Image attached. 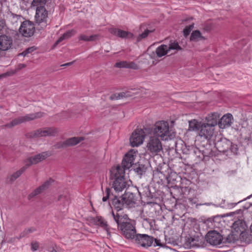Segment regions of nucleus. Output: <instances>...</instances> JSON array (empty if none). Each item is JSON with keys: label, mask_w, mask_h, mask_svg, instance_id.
<instances>
[{"label": "nucleus", "mask_w": 252, "mask_h": 252, "mask_svg": "<svg viewBox=\"0 0 252 252\" xmlns=\"http://www.w3.org/2000/svg\"><path fill=\"white\" fill-rule=\"evenodd\" d=\"M114 220L116 223L117 227L120 228L124 236L127 239L133 240L136 234L135 226L130 222L126 214L120 215L112 212Z\"/></svg>", "instance_id": "obj_1"}, {"label": "nucleus", "mask_w": 252, "mask_h": 252, "mask_svg": "<svg viewBox=\"0 0 252 252\" xmlns=\"http://www.w3.org/2000/svg\"><path fill=\"white\" fill-rule=\"evenodd\" d=\"M110 173L112 188L116 192H121L126 188L127 182L125 178V171L122 167L118 165L112 167Z\"/></svg>", "instance_id": "obj_2"}, {"label": "nucleus", "mask_w": 252, "mask_h": 252, "mask_svg": "<svg viewBox=\"0 0 252 252\" xmlns=\"http://www.w3.org/2000/svg\"><path fill=\"white\" fill-rule=\"evenodd\" d=\"M150 134L156 135L161 140H167L170 136L168 123L165 121L157 122L151 128Z\"/></svg>", "instance_id": "obj_3"}, {"label": "nucleus", "mask_w": 252, "mask_h": 252, "mask_svg": "<svg viewBox=\"0 0 252 252\" xmlns=\"http://www.w3.org/2000/svg\"><path fill=\"white\" fill-rule=\"evenodd\" d=\"M146 148L147 152L152 155H157L162 151V144L160 139L156 135L149 134L147 141Z\"/></svg>", "instance_id": "obj_4"}, {"label": "nucleus", "mask_w": 252, "mask_h": 252, "mask_svg": "<svg viewBox=\"0 0 252 252\" xmlns=\"http://www.w3.org/2000/svg\"><path fill=\"white\" fill-rule=\"evenodd\" d=\"M43 115L42 112H37L35 113H32L29 114H26L25 116H20L17 118L13 120L10 123L5 125V127H12L14 126L21 124L23 123L29 122L32 120H34L36 119L40 118Z\"/></svg>", "instance_id": "obj_5"}, {"label": "nucleus", "mask_w": 252, "mask_h": 252, "mask_svg": "<svg viewBox=\"0 0 252 252\" xmlns=\"http://www.w3.org/2000/svg\"><path fill=\"white\" fill-rule=\"evenodd\" d=\"M58 132L57 128L53 127H46L37 129L30 133L32 138H39L46 136H54Z\"/></svg>", "instance_id": "obj_6"}, {"label": "nucleus", "mask_w": 252, "mask_h": 252, "mask_svg": "<svg viewBox=\"0 0 252 252\" xmlns=\"http://www.w3.org/2000/svg\"><path fill=\"white\" fill-rule=\"evenodd\" d=\"M36 23L40 26L41 29H43L48 25V13L46 8L36 9L35 14Z\"/></svg>", "instance_id": "obj_7"}, {"label": "nucleus", "mask_w": 252, "mask_h": 252, "mask_svg": "<svg viewBox=\"0 0 252 252\" xmlns=\"http://www.w3.org/2000/svg\"><path fill=\"white\" fill-rule=\"evenodd\" d=\"M145 133L142 129H136L132 133L129 141L132 147H138L144 141Z\"/></svg>", "instance_id": "obj_8"}, {"label": "nucleus", "mask_w": 252, "mask_h": 252, "mask_svg": "<svg viewBox=\"0 0 252 252\" xmlns=\"http://www.w3.org/2000/svg\"><path fill=\"white\" fill-rule=\"evenodd\" d=\"M35 28L33 23L30 21L26 20L22 23L19 28V32L26 37H31L34 32Z\"/></svg>", "instance_id": "obj_9"}, {"label": "nucleus", "mask_w": 252, "mask_h": 252, "mask_svg": "<svg viewBox=\"0 0 252 252\" xmlns=\"http://www.w3.org/2000/svg\"><path fill=\"white\" fill-rule=\"evenodd\" d=\"M207 242L211 245L217 246L222 243L223 237L222 235L217 231H210L206 236Z\"/></svg>", "instance_id": "obj_10"}, {"label": "nucleus", "mask_w": 252, "mask_h": 252, "mask_svg": "<svg viewBox=\"0 0 252 252\" xmlns=\"http://www.w3.org/2000/svg\"><path fill=\"white\" fill-rule=\"evenodd\" d=\"M153 237L146 234H137L133 241L140 246L148 248L150 247L153 243Z\"/></svg>", "instance_id": "obj_11"}, {"label": "nucleus", "mask_w": 252, "mask_h": 252, "mask_svg": "<svg viewBox=\"0 0 252 252\" xmlns=\"http://www.w3.org/2000/svg\"><path fill=\"white\" fill-rule=\"evenodd\" d=\"M215 145L218 150L220 152L225 153L227 152L231 145V142L225 138L221 136L217 138L215 140Z\"/></svg>", "instance_id": "obj_12"}, {"label": "nucleus", "mask_w": 252, "mask_h": 252, "mask_svg": "<svg viewBox=\"0 0 252 252\" xmlns=\"http://www.w3.org/2000/svg\"><path fill=\"white\" fill-rule=\"evenodd\" d=\"M136 157V153L133 150L129 151L125 155L122 162V167L124 170L126 169H129L131 167L132 165L134 164V161Z\"/></svg>", "instance_id": "obj_13"}, {"label": "nucleus", "mask_w": 252, "mask_h": 252, "mask_svg": "<svg viewBox=\"0 0 252 252\" xmlns=\"http://www.w3.org/2000/svg\"><path fill=\"white\" fill-rule=\"evenodd\" d=\"M50 156V154L48 152H42L34 156L28 158L25 160V166H27V168L32 164H36Z\"/></svg>", "instance_id": "obj_14"}, {"label": "nucleus", "mask_w": 252, "mask_h": 252, "mask_svg": "<svg viewBox=\"0 0 252 252\" xmlns=\"http://www.w3.org/2000/svg\"><path fill=\"white\" fill-rule=\"evenodd\" d=\"M13 39L11 36L4 34L0 35V51H6L11 48Z\"/></svg>", "instance_id": "obj_15"}, {"label": "nucleus", "mask_w": 252, "mask_h": 252, "mask_svg": "<svg viewBox=\"0 0 252 252\" xmlns=\"http://www.w3.org/2000/svg\"><path fill=\"white\" fill-rule=\"evenodd\" d=\"M214 130V127L203 123L201 124L199 135L205 139H209L213 135Z\"/></svg>", "instance_id": "obj_16"}, {"label": "nucleus", "mask_w": 252, "mask_h": 252, "mask_svg": "<svg viewBox=\"0 0 252 252\" xmlns=\"http://www.w3.org/2000/svg\"><path fill=\"white\" fill-rule=\"evenodd\" d=\"M123 196L126 207L131 208L134 206L137 197L134 193L126 192Z\"/></svg>", "instance_id": "obj_17"}, {"label": "nucleus", "mask_w": 252, "mask_h": 252, "mask_svg": "<svg viewBox=\"0 0 252 252\" xmlns=\"http://www.w3.org/2000/svg\"><path fill=\"white\" fill-rule=\"evenodd\" d=\"M53 182V180L51 179H49V180H47L41 186H39L38 188H36L29 195L28 197L29 198H31L43 192L44 190L49 188Z\"/></svg>", "instance_id": "obj_18"}, {"label": "nucleus", "mask_w": 252, "mask_h": 252, "mask_svg": "<svg viewBox=\"0 0 252 252\" xmlns=\"http://www.w3.org/2000/svg\"><path fill=\"white\" fill-rule=\"evenodd\" d=\"M233 231L235 233H238L240 236V234H242L248 228L246 222L242 220H238L235 221L232 225Z\"/></svg>", "instance_id": "obj_19"}, {"label": "nucleus", "mask_w": 252, "mask_h": 252, "mask_svg": "<svg viewBox=\"0 0 252 252\" xmlns=\"http://www.w3.org/2000/svg\"><path fill=\"white\" fill-rule=\"evenodd\" d=\"M233 118L231 114L228 113L223 115L218 122V125L220 128H225L229 127L233 122Z\"/></svg>", "instance_id": "obj_20"}, {"label": "nucleus", "mask_w": 252, "mask_h": 252, "mask_svg": "<svg viewBox=\"0 0 252 252\" xmlns=\"http://www.w3.org/2000/svg\"><path fill=\"white\" fill-rule=\"evenodd\" d=\"M110 32L117 36L123 38H131L133 37V34L131 32L116 28L111 29L110 30Z\"/></svg>", "instance_id": "obj_21"}, {"label": "nucleus", "mask_w": 252, "mask_h": 252, "mask_svg": "<svg viewBox=\"0 0 252 252\" xmlns=\"http://www.w3.org/2000/svg\"><path fill=\"white\" fill-rule=\"evenodd\" d=\"M219 118L220 115L218 113L214 112L210 114L206 117V120L207 122L206 124L215 127L218 124Z\"/></svg>", "instance_id": "obj_22"}, {"label": "nucleus", "mask_w": 252, "mask_h": 252, "mask_svg": "<svg viewBox=\"0 0 252 252\" xmlns=\"http://www.w3.org/2000/svg\"><path fill=\"white\" fill-rule=\"evenodd\" d=\"M114 66L118 68H127L137 69L138 68V65L133 62L121 61L116 63Z\"/></svg>", "instance_id": "obj_23"}, {"label": "nucleus", "mask_w": 252, "mask_h": 252, "mask_svg": "<svg viewBox=\"0 0 252 252\" xmlns=\"http://www.w3.org/2000/svg\"><path fill=\"white\" fill-rule=\"evenodd\" d=\"M112 204L117 211L121 210L123 207L125 206L123 196L120 197L115 196L112 199Z\"/></svg>", "instance_id": "obj_24"}, {"label": "nucleus", "mask_w": 252, "mask_h": 252, "mask_svg": "<svg viewBox=\"0 0 252 252\" xmlns=\"http://www.w3.org/2000/svg\"><path fill=\"white\" fill-rule=\"evenodd\" d=\"M92 220L94 224L101 226L109 233V228L107 222L102 217L97 216L93 218Z\"/></svg>", "instance_id": "obj_25"}, {"label": "nucleus", "mask_w": 252, "mask_h": 252, "mask_svg": "<svg viewBox=\"0 0 252 252\" xmlns=\"http://www.w3.org/2000/svg\"><path fill=\"white\" fill-rule=\"evenodd\" d=\"M27 169V166H25V165L20 168L18 171L14 172L12 175L9 176L7 178V182L9 183H13L14 181H15L18 177H19L21 174L25 171V170Z\"/></svg>", "instance_id": "obj_26"}, {"label": "nucleus", "mask_w": 252, "mask_h": 252, "mask_svg": "<svg viewBox=\"0 0 252 252\" xmlns=\"http://www.w3.org/2000/svg\"><path fill=\"white\" fill-rule=\"evenodd\" d=\"M185 244L188 248H199L201 246L200 243L199 242V241L197 239L191 237H188L187 239H186Z\"/></svg>", "instance_id": "obj_27"}, {"label": "nucleus", "mask_w": 252, "mask_h": 252, "mask_svg": "<svg viewBox=\"0 0 252 252\" xmlns=\"http://www.w3.org/2000/svg\"><path fill=\"white\" fill-rule=\"evenodd\" d=\"M83 140L84 138L82 137H73L68 138L65 141L67 147L76 145Z\"/></svg>", "instance_id": "obj_28"}, {"label": "nucleus", "mask_w": 252, "mask_h": 252, "mask_svg": "<svg viewBox=\"0 0 252 252\" xmlns=\"http://www.w3.org/2000/svg\"><path fill=\"white\" fill-rule=\"evenodd\" d=\"M168 52L167 45L162 44L158 47L156 50V53L158 57H161L166 55Z\"/></svg>", "instance_id": "obj_29"}, {"label": "nucleus", "mask_w": 252, "mask_h": 252, "mask_svg": "<svg viewBox=\"0 0 252 252\" xmlns=\"http://www.w3.org/2000/svg\"><path fill=\"white\" fill-rule=\"evenodd\" d=\"M201 123L193 119L189 121V130L190 131H198L200 130Z\"/></svg>", "instance_id": "obj_30"}, {"label": "nucleus", "mask_w": 252, "mask_h": 252, "mask_svg": "<svg viewBox=\"0 0 252 252\" xmlns=\"http://www.w3.org/2000/svg\"><path fill=\"white\" fill-rule=\"evenodd\" d=\"M76 33V32L74 30H71L67 31L64 33L56 41V44H57L59 42L62 41L63 40L68 39Z\"/></svg>", "instance_id": "obj_31"}, {"label": "nucleus", "mask_w": 252, "mask_h": 252, "mask_svg": "<svg viewBox=\"0 0 252 252\" xmlns=\"http://www.w3.org/2000/svg\"><path fill=\"white\" fill-rule=\"evenodd\" d=\"M240 236L238 233H235L234 231L232 230L226 238V242L228 243H234L239 239Z\"/></svg>", "instance_id": "obj_32"}, {"label": "nucleus", "mask_w": 252, "mask_h": 252, "mask_svg": "<svg viewBox=\"0 0 252 252\" xmlns=\"http://www.w3.org/2000/svg\"><path fill=\"white\" fill-rule=\"evenodd\" d=\"M46 0H33L32 2V5L36 7V9L45 8V5L46 3Z\"/></svg>", "instance_id": "obj_33"}, {"label": "nucleus", "mask_w": 252, "mask_h": 252, "mask_svg": "<svg viewBox=\"0 0 252 252\" xmlns=\"http://www.w3.org/2000/svg\"><path fill=\"white\" fill-rule=\"evenodd\" d=\"M203 37L199 31H193L190 36V40L191 41H197Z\"/></svg>", "instance_id": "obj_34"}, {"label": "nucleus", "mask_w": 252, "mask_h": 252, "mask_svg": "<svg viewBox=\"0 0 252 252\" xmlns=\"http://www.w3.org/2000/svg\"><path fill=\"white\" fill-rule=\"evenodd\" d=\"M168 52L171 50H175V52L182 50V48L179 45L178 42L174 41L171 42L168 45H167Z\"/></svg>", "instance_id": "obj_35"}, {"label": "nucleus", "mask_w": 252, "mask_h": 252, "mask_svg": "<svg viewBox=\"0 0 252 252\" xmlns=\"http://www.w3.org/2000/svg\"><path fill=\"white\" fill-rule=\"evenodd\" d=\"M97 37V35H92L88 36L86 35L81 34L78 37L79 40H83L84 41H94Z\"/></svg>", "instance_id": "obj_36"}, {"label": "nucleus", "mask_w": 252, "mask_h": 252, "mask_svg": "<svg viewBox=\"0 0 252 252\" xmlns=\"http://www.w3.org/2000/svg\"><path fill=\"white\" fill-rule=\"evenodd\" d=\"M128 96L127 93L126 92H121L118 94H116L112 95L110 96L111 100L113 99H119L123 97H126Z\"/></svg>", "instance_id": "obj_37"}, {"label": "nucleus", "mask_w": 252, "mask_h": 252, "mask_svg": "<svg viewBox=\"0 0 252 252\" xmlns=\"http://www.w3.org/2000/svg\"><path fill=\"white\" fill-rule=\"evenodd\" d=\"M215 218H209L204 221V223L206 225L210 228H214V227L217 226L216 224V221L215 220Z\"/></svg>", "instance_id": "obj_38"}, {"label": "nucleus", "mask_w": 252, "mask_h": 252, "mask_svg": "<svg viewBox=\"0 0 252 252\" xmlns=\"http://www.w3.org/2000/svg\"><path fill=\"white\" fill-rule=\"evenodd\" d=\"M194 27V23H192L189 26H186L183 30L184 35L187 36L189 35L190 31L192 30Z\"/></svg>", "instance_id": "obj_39"}, {"label": "nucleus", "mask_w": 252, "mask_h": 252, "mask_svg": "<svg viewBox=\"0 0 252 252\" xmlns=\"http://www.w3.org/2000/svg\"><path fill=\"white\" fill-rule=\"evenodd\" d=\"M239 239H242L244 241L250 240V235L249 234V233L247 231V229H246L245 231L243 232L242 234H240Z\"/></svg>", "instance_id": "obj_40"}, {"label": "nucleus", "mask_w": 252, "mask_h": 252, "mask_svg": "<svg viewBox=\"0 0 252 252\" xmlns=\"http://www.w3.org/2000/svg\"><path fill=\"white\" fill-rule=\"evenodd\" d=\"M151 32L149 30L145 31L142 33L139 34L137 38V41L139 42L141 39L146 38Z\"/></svg>", "instance_id": "obj_41"}, {"label": "nucleus", "mask_w": 252, "mask_h": 252, "mask_svg": "<svg viewBox=\"0 0 252 252\" xmlns=\"http://www.w3.org/2000/svg\"><path fill=\"white\" fill-rule=\"evenodd\" d=\"M21 16L17 14L11 13L9 16V19L13 23H16L21 18Z\"/></svg>", "instance_id": "obj_42"}, {"label": "nucleus", "mask_w": 252, "mask_h": 252, "mask_svg": "<svg viewBox=\"0 0 252 252\" xmlns=\"http://www.w3.org/2000/svg\"><path fill=\"white\" fill-rule=\"evenodd\" d=\"M54 147L55 149H61V148H66L67 146L66 145L65 141L63 142H60L54 145Z\"/></svg>", "instance_id": "obj_43"}, {"label": "nucleus", "mask_w": 252, "mask_h": 252, "mask_svg": "<svg viewBox=\"0 0 252 252\" xmlns=\"http://www.w3.org/2000/svg\"><path fill=\"white\" fill-rule=\"evenodd\" d=\"M35 50L34 47H31L27 48L25 50H24L22 53L21 55L23 56H27L28 54L31 53L34 51Z\"/></svg>", "instance_id": "obj_44"}, {"label": "nucleus", "mask_w": 252, "mask_h": 252, "mask_svg": "<svg viewBox=\"0 0 252 252\" xmlns=\"http://www.w3.org/2000/svg\"><path fill=\"white\" fill-rule=\"evenodd\" d=\"M202 28L205 31H210L212 28V25L210 22L205 23L202 25Z\"/></svg>", "instance_id": "obj_45"}, {"label": "nucleus", "mask_w": 252, "mask_h": 252, "mask_svg": "<svg viewBox=\"0 0 252 252\" xmlns=\"http://www.w3.org/2000/svg\"><path fill=\"white\" fill-rule=\"evenodd\" d=\"M231 152L233 153V154H236L238 152V147L237 145L235 144H233L231 143V145L230 146L229 149Z\"/></svg>", "instance_id": "obj_46"}, {"label": "nucleus", "mask_w": 252, "mask_h": 252, "mask_svg": "<svg viewBox=\"0 0 252 252\" xmlns=\"http://www.w3.org/2000/svg\"><path fill=\"white\" fill-rule=\"evenodd\" d=\"M35 230V228H31L28 229H26L23 233L21 234L22 237L25 236L26 235L30 233L33 232Z\"/></svg>", "instance_id": "obj_47"}, {"label": "nucleus", "mask_w": 252, "mask_h": 252, "mask_svg": "<svg viewBox=\"0 0 252 252\" xmlns=\"http://www.w3.org/2000/svg\"><path fill=\"white\" fill-rule=\"evenodd\" d=\"M105 192L106 194V196L102 198V201L104 202L106 201L108 199L110 193V189L108 188H106Z\"/></svg>", "instance_id": "obj_48"}, {"label": "nucleus", "mask_w": 252, "mask_h": 252, "mask_svg": "<svg viewBox=\"0 0 252 252\" xmlns=\"http://www.w3.org/2000/svg\"><path fill=\"white\" fill-rule=\"evenodd\" d=\"M134 170L136 173L140 175H142L143 172V167L140 166L134 168Z\"/></svg>", "instance_id": "obj_49"}, {"label": "nucleus", "mask_w": 252, "mask_h": 252, "mask_svg": "<svg viewBox=\"0 0 252 252\" xmlns=\"http://www.w3.org/2000/svg\"><path fill=\"white\" fill-rule=\"evenodd\" d=\"M6 27V23L4 20H0V32Z\"/></svg>", "instance_id": "obj_50"}, {"label": "nucleus", "mask_w": 252, "mask_h": 252, "mask_svg": "<svg viewBox=\"0 0 252 252\" xmlns=\"http://www.w3.org/2000/svg\"><path fill=\"white\" fill-rule=\"evenodd\" d=\"M38 244L37 243H34L32 244V250L35 251L37 250L38 248Z\"/></svg>", "instance_id": "obj_51"}, {"label": "nucleus", "mask_w": 252, "mask_h": 252, "mask_svg": "<svg viewBox=\"0 0 252 252\" xmlns=\"http://www.w3.org/2000/svg\"><path fill=\"white\" fill-rule=\"evenodd\" d=\"M26 66V65L24 63H20L18 65L17 69L19 70L22 69V68L25 67Z\"/></svg>", "instance_id": "obj_52"}, {"label": "nucleus", "mask_w": 252, "mask_h": 252, "mask_svg": "<svg viewBox=\"0 0 252 252\" xmlns=\"http://www.w3.org/2000/svg\"><path fill=\"white\" fill-rule=\"evenodd\" d=\"M189 202L191 204H195L196 203L195 199L193 198H191V197H189L188 198Z\"/></svg>", "instance_id": "obj_53"}, {"label": "nucleus", "mask_w": 252, "mask_h": 252, "mask_svg": "<svg viewBox=\"0 0 252 252\" xmlns=\"http://www.w3.org/2000/svg\"><path fill=\"white\" fill-rule=\"evenodd\" d=\"M161 245L160 243V241L159 240L155 239V244L154 246H160Z\"/></svg>", "instance_id": "obj_54"}, {"label": "nucleus", "mask_w": 252, "mask_h": 252, "mask_svg": "<svg viewBox=\"0 0 252 252\" xmlns=\"http://www.w3.org/2000/svg\"><path fill=\"white\" fill-rule=\"evenodd\" d=\"M74 62V61H73L71 62H69V63H67L62 64L61 66H67L71 65Z\"/></svg>", "instance_id": "obj_55"}, {"label": "nucleus", "mask_w": 252, "mask_h": 252, "mask_svg": "<svg viewBox=\"0 0 252 252\" xmlns=\"http://www.w3.org/2000/svg\"><path fill=\"white\" fill-rule=\"evenodd\" d=\"M65 196L61 194L58 196V200L59 201H61L63 198H65Z\"/></svg>", "instance_id": "obj_56"}, {"label": "nucleus", "mask_w": 252, "mask_h": 252, "mask_svg": "<svg viewBox=\"0 0 252 252\" xmlns=\"http://www.w3.org/2000/svg\"><path fill=\"white\" fill-rule=\"evenodd\" d=\"M213 204L212 203H205L204 204H200V205H206V206H210L212 205Z\"/></svg>", "instance_id": "obj_57"}, {"label": "nucleus", "mask_w": 252, "mask_h": 252, "mask_svg": "<svg viewBox=\"0 0 252 252\" xmlns=\"http://www.w3.org/2000/svg\"><path fill=\"white\" fill-rule=\"evenodd\" d=\"M135 191H137V192H139V195L140 194V192H139V191H138V189H137V188H135Z\"/></svg>", "instance_id": "obj_58"}, {"label": "nucleus", "mask_w": 252, "mask_h": 252, "mask_svg": "<svg viewBox=\"0 0 252 252\" xmlns=\"http://www.w3.org/2000/svg\"><path fill=\"white\" fill-rule=\"evenodd\" d=\"M250 229H251V232L252 233V225H251Z\"/></svg>", "instance_id": "obj_59"}, {"label": "nucleus", "mask_w": 252, "mask_h": 252, "mask_svg": "<svg viewBox=\"0 0 252 252\" xmlns=\"http://www.w3.org/2000/svg\"><path fill=\"white\" fill-rule=\"evenodd\" d=\"M4 75L2 74V75H0V78H1L2 77L4 76Z\"/></svg>", "instance_id": "obj_60"}]
</instances>
